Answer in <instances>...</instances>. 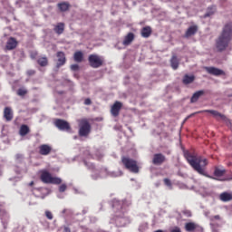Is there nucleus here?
I'll list each match as a JSON object with an SVG mask.
<instances>
[{
  "mask_svg": "<svg viewBox=\"0 0 232 232\" xmlns=\"http://www.w3.org/2000/svg\"><path fill=\"white\" fill-rule=\"evenodd\" d=\"M198 113H210V115L214 116L215 119H221V121H227V117H226V115L215 110H204L201 111H198Z\"/></svg>",
  "mask_w": 232,
  "mask_h": 232,
  "instance_id": "0eeeda50",
  "label": "nucleus"
},
{
  "mask_svg": "<svg viewBox=\"0 0 232 232\" xmlns=\"http://www.w3.org/2000/svg\"><path fill=\"white\" fill-rule=\"evenodd\" d=\"M219 200H221V202H230V200H232V193L231 192H222L219 195Z\"/></svg>",
  "mask_w": 232,
  "mask_h": 232,
  "instance_id": "a211bd4d",
  "label": "nucleus"
},
{
  "mask_svg": "<svg viewBox=\"0 0 232 232\" xmlns=\"http://www.w3.org/2000/svg\"><path fill=\"white\" fill-rule=\"evenodd\" d=\"M56 57L58 59L56 63L57 68H61V66H64V64H66V54L64 52H57Z\"/></svg>",
  "mask_w": 232,
  "mask_h": 232,
  "instance_id": "9b49d317",
  "label": "nucleus"
},
{
  "mask_svg": "<svg viewBox=\"0 0 232 232\" xmlns=\"http://www.w3.org/2000/svg\"><path fill=\"white\" fill-rule=\"evenodd\" d=\"M193 81H195V76L194 75H188L186 74L183 77V84H191V82H193Z\"/></svg>",
  "mask_w": 232,
  "mask_h": 232,
  "instance_id": "c85d7f7f",
  "label": "nucleus"
},
{
  "mask_svg": "<svg viewBox=\"0 0 232 232\" xmlns=\"http://www.w3.org/2000/svg\"><path fill=\"white\" fill-rule=\"evenodd\" d=\"M179 58H177V55H173L170 59V66L171 68H173L174 70H178L179 69Z\"/></svg>",
  "mask_w": 232,
  "mask_h": 232,
  "instance_id": "b1692460",
  "label": "nucleus"
},
{
  "mask_svg": "<svg viewBox=\"0 0 232 232\" xmlns=\"http://www.w3.org/2000/svg\"><path fill=\"white\" fill-rule=\"evenodd\" d=\"M45 217L48 218V220H53V214H52L49 210L45 211Z\"/></svg>",
  "mask_w": 232,
  "mask_h": 232,
  "instance_id": "2f4dec72",
  "label": "nucleus"
},
{
  "mask_svg": "<svg viewBox=\"0 0 232 232\" xmlns=\"http://www.w3.org/2000/svg\"><path fill=\"white\" fill-rule=\"evenodd\" d=\"M206 72H208L210 75H215L218 77L220 75H226V72L222 69H218L217 67H205Z\"/></svg>",
  "mask_w": 232,
  "mask_h": 232,
  "instance_id": "9d476101",
  "label": "nucleus"
},
{
  "mask_svg": "<svg viewBox=\"0 0 232 232\" xmlns=\"http://www.w3.org/2000/svg\"><path fill=\"white\" fill-rule=\"evenodd\" d=\"M78 135L79 137H88L90 133H92V124H90V121L88 119H81L78 120Z\"/></svg>",
  "mask_w": 232,
  "mask_h": 232,
  "instance_id": "7ed1b4c3",
  "label": "nucleus"
},
{
  "mask_svg": "<svg viewBox=\"0 0 232 232\" xmlns=\"http://www.w3.org/2000/svg\"><path fill=\"white\" fill-rule=\"evenodd\" d=\"M198 227V225L193 222H188L185 224V230L188 232L195 231Z\"/></svg>",
  "mask_w": 232,
  "mask_h": 232,
  "instance_id": "5701e85b",
  "label": "nucleus"
},
{
  "mask_svg": "<svg viewBox=\"0 0 232 232\" xmlns=\"http://www.w3.org/2000/svg\"><path fill=\"white\" fill-rule=\"evenodd\" d=\"M85 106H90L92 104V100L90 98H86L84 101Z\"/></svg>",
  "mask_w": 232,
  "mask_h": 232,
  "instance_id": "e433bc0d",
  "label": "nucleus"
},
{
  "mask_svg": "<svg viewBox=\"0 0 232 232\" xmlns=\"http://www.w3.org/2000/svg\"><path fill=\"white\" fill-rule=\"evenodd\" d=\"M18 44H19V43L17 42V40L14 37H10L7 40L5 48L7 50H15V48H17Z\"/></svg>",
  "mask_w": 232,
  "mask_h": 232,
  "instance_id": "ddd939ff",
  "label": "nucleus"
},
{
  "mask_svg": "<svg viewBox=\"0 0 232 232\" xmlns=\"http://www.w3.org/2000/svg\"><path fill=\"white\" fill-rule=\"evenodd\" d=\"M54 125L56 126V128H58V130H61L63 131L64 130L68 131L69 130H71L70 123H68V121L62 119H57L54 121Z\"/></svg>",
  "mask_w": 232,
  "mask_h": 232,
  "instance_id": "6e6552de",
  "label": "nucleus"
},
{
  "mask_svg": "<svg viewBox=\"0 0 232 232\" xmlns=\"http://www.w3.org/2000/svg\"><path fill=\"white\" fill-rule=\"evenodd\" d=\"M184 156L189 166H191L192 169H194V171H197V173H198L199 175H203V177L217 180V178H213V176H210L209 174H208V171H206V168L208 164H209L208 159H202L200 156H197V154L190 151H186L184 153Z\"/></svg>",
  "mask_w": 232,
  "mask_h": 232,
  "instance_id": "f257e3e1",
  "label": "nucleus"
},
{
  "mask_svg": "<svg viewBox=\"0 0 232 232\" xmlns=\"http://www.w3.org/2000/svg\"><path fill=\"white\" fill-rule=\"evenodd\" d=\"M26 73H27V75H28L29 77H32V75H35V71H34V70H28V71L26 72Z\"/></svg>",
  "mask_w": 232,
  "mask_h": 232,
  "instance_id": "f704fd0d",
  "label": "nucleus"
},
{
  "mask_svg": "<svg viewBox=\"0 0 232 232\" xmlns=\"http://www.w3.org/2000/svg\"><path fill=\"white\" fill-rule=\"evenodd\" d=\"M88 61L91 68L97 69L101 68V66H104V58L99 54L89 55Z\"/></svg>",
  "mask_w": 232,
  "mask_h": 232,
  "instance_id": "423d86ee",
  "label": "nucleus"
},
{
  "mask_svg": "<svg viewBox=\"0 0 232 232\" xmlns=\"http://www.w3.org/2000/svg\"><path fill=\"white\" fill-rule=\"evenodd\" d=\"M135 40V34L133 33H129L122 42L123 46H130V43H133Z\"/></svg>",
  "mask_w": 232,
  "mask_h": 232,
  "instance_id": "f3484780",
  "label": "nucleus"
},
{
  "mask_svg": "<svg viewBox=\"0 0 232 232\" xmlns=\"http://www.w3.org/2000/svg\"><path fill=\"white\" fill-rule=\"evenodd\" d=\"M68 186H66V184H62L60 187H59V191L60 193H64V191H66Z\"/></svg>",
  "mask_w": 232,
  "mask_h": 232,
  "instance_id": "473e14b6",
  "label": "nucleus"
},
{
  "mask_svg": "<svg viewBox=\"0 0 232 232\" xmlns=\"http://www.w3.org/2000/svg\"><path fill=\"white\" fill-rule=\"evenodd\" d=\"M121 162L125 169H128L129 171H130V173H139V165L137 163V160L130 159L129 157L123 156L121 158Z\"/></svg>",
  "mask_w": 232,
  "mask_h": 232,
  "instance_id": "20e7f679",
  "label": "nucleus"
},
{
  "mask_svg": "<svg viewBox=\"0 0 232 232\" xmlns=\"http://www.w3.org/2000/svg\"><path fill=\"white\" fill-rule=\"evenodd\" d=\"M232 40V24H227L223 27L221 34L216 41V48L218 52H224L229 46Z\"/></svg>",
  "mask_w": 232,
  "mask_h": 232,
  "instance_id": "f03ea898",
  "label": "nucleus"
},
{
  "mask_svg": "<svg viewBox=\"0 0 232 232\" xmlns=\"http://www.w3.org/2000/svg\"><path fill=\"white\" fill-rule=\"evenodd\" d=\"M225 173H226V169H220L218 168H216L214 171L215 177H224Z\"/></svg>",
  "mask_w": 232,
  "mask_h": 232,
  "instance_id": "c756f323",
  "label": "nucleus"
},
{
  "mask_svg": "<svg viewBox=\"0 0 232 232\" xmlns=\"http://www.w3.org/2000/svg\"><path fill=\"white\" fill-rule=\"evenodd\" d=\"M84 59V54L81 51H77L73 54V60L75 63H82V60Z\"/></svg>",
  "mask_w": 232,
  "mask_h": 232,
  "instance_id": "4be33fe9",
  "label": "nucleus"
},
{
  "mask_svg": "<svg viewBox=\"0 0 232 232\" xmlns=\"http://www.w3.org/2000/svg\"><path fill=\"white\" fill-rule=\"evenodd\" d=\"M84 164H85V166H88V163L86 161H84Z\"/></svg>",
  "mask_w": 232,
  "mask_h": 232,
  "instance_id": "37998d69",
  "label": "nucleus"
},
{
  "mask_svg": "<svg viewBox=\"0 0 232 232\" xmlns=\"http://www.w3.org/2000/svg\"><path fill=\"white\" fill-rule=\"evenodd\" d=\"M163 182L165 186H171V180L169 179H164Z\"/></svg>",
  "mask_w": 232,
  "mask_h": 232,
  "instance_id": "c9c22d12",
  "label": "nucleus"
},
{
  "mask_svg": "<svg viewBox=\"0 0 232 232\" xmlns=\"http://www.w3.org/2000/svg\"><path fill=\"white\" fill-rule=\"evenodd\" d=\"M52 153V147L48 144H43L39 146V154L40 155H50Z\"/></svg>",
  "mask_w": 232,
  "mask_h": 232,
  "instance_id": "4468645a",
  "label": "nucleus"
},
{
  "mask_svg": "<svg viewBox=\"0 0 232 232\" xmlns=\"http://www.w3.org/2000/svg\"><path fill=\"white\" fill-rule=\"evenodd\" d=\"M151 27L145 26L141 29V37H144L145 39H148L150 35H151Z\"/></svg>",
  "mask_w": 232,
  "mask_h": 232,
  "instance_id": "412c9836",
  "label": "nucleus"
},
{
  "mask_svg": "<svg viewBox=\"0 0 232 232\" xmlns=\"http://www.w3.org/2000/svg\"><path fill=\"white\" fill-rule=\"evenodd\" d=\"M19 133L22 137L28 135V133H30V128L28 127V125H22L20 127Z\"/></svg>",
  "mask_w": 232,
  "mask_h": 232,
  "instance_id": "bb28decb",
  "label": "nucleus"
},
{
  "mask_svg": "<svg viewBox=\"0 0 232 232\" xmlns=\"http://www.w3.org/2000/svg\"><path fill=\"white\" fill-rule=\"evenodd\" d=\"M16 93L19 97H24V95L28 93V90L24 88H20L17 90Z\"/></svg>",
  "mask_w": 232,
  "mask_h": 232,
  "instance_id": "7c9ffc66",
  "label": "nucleus"
},
{
  "mask_svg": "<svg viewBox=\"0 0 232 232\" xmlns=\"http://www.w3.org/2000/svg\"><path fill=\"white\" fill-rule=\"evenodd\" d=\"M183 215H186V217H191V211L189 210H184Z\"/></svg>",
  "mask_w": 232,
  "mask_h": 232,
  "instance_id": "4c0bfd02",
  "label": "nucleus"
},
{
  "mask_svg": "<svg viewBox=\"0 0 232 232\" xmlns=\"http://www.w3.org/2000/svg\"><path fill=\"white\" fill-rule=\"evenodd\" d=\"M63 232H71L70 228L65 227Z\"/></svg>",
  "mask_w": 232,
  "mask_h": 232,
  "instance_id": "a19ab883",
  "label": "nucleus"
},
{
  "mask_svg": "<svg viewBox=\"0 0 232 232\" xmlns=\"http://www.w3.org/2000/svg\"><path fill=\"white\" fill-rule=\"evenodd\" d=\"M53 31L58 35H61L64 33V23H58L56 25H54Z\"/></svg>",
  "mask_w": 232,
  "mask_h": 232,
  "instance_id": "aec40b11",
  "label": "nucleus"
},
{
  "mask_svg": "<svg viewBox=\"0 0 232 232\" xmlns=\"http://www.w3.org/2000/svg\"><path fill=\"white\" fill-rule=\"evenodd\" d=\"M29 186H34V181H31V182L29 183Z\"/></svg>",
  "mask_w": 232,
  "mask_h": 232,
  "instance_id": "79ce46f5",
  "label": "nucleus"
},
{
  "mask_svg": "<svg viewBox=\"0 0 232 232\" xmlns=\"http://www.w3.org/2000/svg\"><path fill=\"white\" fill-rule=\"evenodd\" d=\"M121 109H122V103L121 102H115L111 109V115L113 117H119V113H121Z\"/></svg>",
  "mask_w": 232,
  "mask_h": 232,
  "instance_id": "f8f14e48",
  "label": "nucleus"
},
{
  "mask_svg": "<svg viewBox=\"0 0 232 232\" xmlns=\"http://www.w3.org/2000/svg\"><path fill=\"white\" fill-rule=\"evenodd\" d=\"M215 220H220V217L218 215L214 216Z\"/></svg>",
  "mask_w": 232,
  "mask_h": 232,
  "instance_id": "ea45409f",
  "label": "nucleus"
},
{
  "mask_svg": "<svg viewBox=\"0 0 232 232\" xmlns=\"http://www.w3.org/2000/svg\"><path fill=\"white\" fill-rule=\"evenodd\" d=\"M166 162V156L162 153H156L153 155L152 164L154 166H162Z\"/></svg>",
  "mask_w": 232,
  "mask_h": 232,
  "instance_id": "1a4fd4ad",
  "label": "nucleus"
},
{
  "mask_svg": "<svg viewBox=\"0 0 232 232\" xmlns=\"http://www.w3.org/2000/svg\"><path fill=\"white\" fill-rule=\"evenodd\" d=\"M40 179L44 184H61L63 182V179L52 177V174L46 170L42 171Z\"/></svg>",
  "mask_w": 232,
  "mask_h": 232,
  "instance_id": "39448f33",
  "label": "nucleus"
},
{
  "mask_svg": "<svg viewBox=\"0 0 232 232\" xmlns=\"http://www.w3.org/2000/svg\"><path fill=\"white\" fill-rule=\"evenodd\" d=\"M57 6L60 12H68L72 5L68 2H62L57 4Z\"/></svg>",
  "mask_w": 232,
  "mask_h": 232,
  "instance_id": "6ab92c4d",
  "label": "nucleus"
},
{
  "mask_svg": "<svg viewBox=\"0 0 232 232\" xmlns=\"http://www.w3.org/2000/svg\"><path fill=\"white\" fill-rule=\"evenodd\" d=\"M215 12H217V6L211 5L208 7L207 13L205 14L204 17H211V15L215 14Z\"/></svg>",
  "mask_w": 232,
  "mask_h": 232,
  "instance_id": "a878e982",
  "label": "nucleus"
},
{
  "mask_svg": "<svg viewBox=\"0 0 232 232\" xmlns=\"http://www.w3.org/2000/svg\"><path fill=\"white\" fill-rule=\"evenodd\" d=\"M60 93H63V92H61Z\"/></svg>",
  "mask_w": 232,
  "mask_h": 232,
  "instance_id": "c03bdc74",
  "label": "nucleus"
},
{
  "mask_svg": "<svg viewBox=\"0 0 232 232\" xmlns=\"http://www.w3.org/2000/svg\"><path fill=\"white\" fill-rule=\"evenodd\" d=\"M37 63L39 66H42V68H44V66H48V58L46 56L40 57L37 60Z\"/></svg>",
  "mask_w": 232,
  "mask_h": 232,
  "instance_id": "cd10ccee",
  "label": "nucleus"
},
{
  "mask_svg": "<svg viewBox=\"0 0 232 232\" xmlns=\"http://www.w3.org/2000/svg\"><path fill=\"white\" fill-rule=\"evenodd\" d=\"M198 32V25L189 26L185 33V37L187 38L191 37L195 35V34H197Z\"/></svg>",
  "mask_w": 232,
  "mask_h": 232,
  "instance_id": "dca6fc26",
  "label": "nucleus"
},
{
  "mask_svg": "<svg viewBox=\"0 0 232 232\" xmlns=\"http://www.w3.org/2000/svg\"><path fill=\"white\" fill-rule=\"evenodd\" d=\"M202 95H204V91H198L196 92L191 99H190V102H197V101H198V99H200V97H202Z\"/></svg>",
  "mask_w": 232,
  "mask_h": 232,
  "instance_id": "393cba45",
  "label": "nucleus"
},
{
  "mask_svg": "<svg viewBox=\"0 0 232 232\" xmlns=\"http://www.w3.org/2000/svg\"><path fill=\"white\" fill-rule=\"evenodd\" d=\"M71 70H72V72H77V71H79V64H77V63L72 64V65H71Z\"/></svg>",
  "mask_w": 232,
  "mask_h": 232,
  "instance_id": "72a5a7b5",
  "label": "nucleus"
},
{
  "mask_svg": "<svg viewBox=\"0 0 232 232\" xmlns=\"http://www.w3.org/2000/svg\"><path fill=\"white\" fill-rule=\"evenodd\" d=\"M4 118L5 119L6 122H10L14 119V111H12V108L5 107L4 109Z\"/></svg>",
  "mask_w": 232,
  "mask_h": 232,
  "instance_id": "2eb2a0df",
  "label": "nucleus"
},
{
  "mask_svg": "<svg viewBox=\"0 0 232 232\" xmlns=\"http://www.w3.org/2000/svg\"><path fill=\"white\" fill-rule=\"evenodd\" d=\"M171 232H182L179 227H176L171 230Z\"/></svg>",
  "mask_w": 232,
  "mask_h": 232,
  "instance_id": "58836bf2",
  "label": "nucleus"
}]
</instances>
